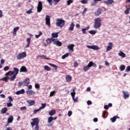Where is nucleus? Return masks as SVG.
Instances as JSON below:
<instances>
[{
	"instance_id": "obj_1",
	"label": "nucleus",
	"mask_w": 130,
	"mask_h": 130,
	"mask_svg": "<svg viewBox=\"0 0 130 130\" xmlns=\"http://www.w3.org/2000/svg\"><path fill=\"white\" fill-rule=\"evenodd\" d=\"M19 74V69L16 68L14 67L13 71H9L6 73V76H10V81H13L16 80V78H17V75Z\"/></svg>"
},
{
	"instance_id": "obj_2",
	"label": "nucleus",
	"mask_w": 130,
	"mask_h": 130,
	"mask_svg": "<svg viewBox=\"0 0 130 130\" xmlns=\"http://www.w3.org/2000/svg\"><path fill=\"white\" fill-rule=\"evenodd\" d=\"M101 19L100 18H97L94 19V22L93 24V28L94 29H99L101 27L102 24L101 23Z\"/></svg>"
},
{
	"instance_id": "obj_3",
	"label": "nucleus",
	"mask_w": 130,
	"mask_h": 130,
	"mask_svg": "<svg viewBox=\"0 0 130 130\" xmlns=\"http://www.w3.org/2000/svg\"><path fill=\"white\" fill-rule=\"evenodd\" d=\"M66 23V21L63 19L58 18L56 22V25L60 28H62L63 26H64V23Z\"/></svg>"
},
{
	"instance_id": "obj_4",
	"label": "nucleus",
	"mask_w": 130,
	"mask_h": 130,
	"mask_svg": "<svg viewBox=\"0 0 130 130\" xmlns=\"http://www.w3.org/2000/svg\"><path fill=\"white\" fill-rule=\"evenodd\" d=\"M91 67L96 68L97 66L95 64V63H93L92 61H90L87 66L83 67V71H84V72H87V71H89Z\"/></svg>"
},
{
	"instance_id": "obj_5",
	"label": "nucleus",
	"mask_w": 130,
	"mask_h": 130,
	"mask_svg": "<svg viewBox=\"0 0 130 130\" xmlns=\"http://www.w3.org/2000/svg\"><path fill=\"white\" fill-rule=\"evenodd\" d=\"M26 56H27V54H26V52H23L22 53H18L16 56V58L18 60H20L21 59H23V58H25Z\"/></svg>"
},
{
	"instance_id": "obj_6",
	"label": "nucleus",
	"mask_w": 130,
	"mask_h": 130,
	"mask_svg": "<svg viewBox=\"0 0 130 130\" xmlns=\"http://www.w3.org/2000/svg\"><path fill=\"white\" fill-rule=\"evenodd\" d=\"M32 122L30 123L32 127H34V126L36 124H39L40 120L38 118H35L32 119Z\"/></svg>"
},
{
	"instance_id": "obj_7",
	"label": "nucleus",
	"mask_w": 130,
	"mask_h": 130,
	"mask_svg": "<svg viewBox=\"0 0 130 130\" xmlns=\"http://www.w3.org/2000/svg\"><path fill=\"white\" fill-rule=\"evenodd\" d=\"M42 9H43L42 2L41 1H39L38 2V7H37V12L41 13V11H42Z\"/></svg>"
},
{
	"instance_id": "obj_8",
	"label": "nucleus",
	"mask_w": 130,
	"mask_h": 130,
	"mask_svg": "<svg viewBox=\"0 0 130 130\" xmlns=\"http://www.w3.org/2000/svg\"><path fill=\"white\" fill-rule=\"evenodd\" d=\"M71 94L74 102H78V101H79V98L77 96L76 98H75V96L76 95V91H75V89H73V91L71 93Z\"/></svg>"
},
{
	"instance_id": "obj_9",
	"label": "nucleus",
	"mask_w": 130,
	"mask_h": 130,
	"mask_svg": "<svg viewBox=\"0 0 130 130\" xmlns=\"http://www.w3.org/2000/svg\"><path fill=\"white\" fill-rule=\"evenodd\" d=\"M74 47H75V45L74 44H69L67 46L68 49H69V52H74Z\"/></svg>"
},
{
	"instance_id": "obj_10",
	"label": "nucleus",
	"mask_w": 130,
	"mask_h": 130,
	"mask_svg": "<svg viewBox=\"0 0 130 130\" xmlns=\"http://www.w3.org/2000/svg\"><path fill=\"white\" fill-rule=\"evenodd\" d=\"M87 48H89V49H93V50H99V49H100V48H99V47H98V46L97 45H92V46H87Z\"/></svg>"
},
{
	"instance_id": "obj_11",
	"label": "nucleus",
	"mask_w": 130,
	"mask_h": 130,
	"mask_svg": "<svg viewBox=\"0 0 130 130\" xmlns=\"http://www.w3.org/2000/svg\"><path fill=\"white\" fill-rule=\"evenodd\" d=\"M103 13V9L102 8H99L98 10L94 13L95 16H100Z\"/></svg>"
},
{
	"instance_id": "obj_12",
	"label": "nucleus",
	"mask_w": 130,
	"mask_h": 130,
	"mask_svg": "<svg viewBox=\"0 0 130 130\" xmlns=\"http://www.w3.org/2000/svg\"><path fill=\"white\" fill-rule=\"evenodd\" d=\"M46 25H47L48 27H50V17L49 15H46Z\"/></svg>"
},
{
	"instance_id": "obj_13",
	"label": "nucleus",
	"mask_w": 130,
	"mask_h": 130,
	"mask_svg": "<svg viewBox=\"0 0 130 130\" xmlns=\"http://www.w3.org/2000/svg\"><path fill=\"white\" fill-rule=\"evenodd\" d=\"M122 93L124 99H128V98H129V93H128V92L126 91H123Z\"/></svg>"
},
{
	"instance_id": "obj_14",
	"label": "nucleus",
	"mask_w": 130,
	"mask_h": 130,
	"mask_svg": "<svg viewBox=\"0 0 130 130\" xmlns=\"http://www.w3.org/2000/svg\"><path fill=\"white\" fill-rule=\"evenodd\" d=\"M113 46V44L111 42H109L108 43V46L107 47L106 52H108V51H110V50L112 49Z\"/></svg>"
},
{
	"instance_id": "obj_15",
	"label": "nucleus",
	"mask_w": 130,
	"mask_h": 130,
	"mask_svg": "<svg viewBox=\"0 0 130 130\" xmlns=\"http://www.w3.org/2000/svg\"><path fill=\"white\" fill-rule=\"evenodd\" d=\"M104 3L107 5V6H110V5H112V4H113V0H106Z\"/></svg>"
},
{
	"instance_id": "obj_16",
	"label": "nucleus",
	"mask_w": 130,
	"mask_h": 130,
	"mask_svg": "<svg viewBox=\"0 0 130 130\" xmlns=\"http://www.w3.org/2000/svg\"><path fill=\"white\" fill-rule=\"evenodd\" d=\"M26 94L28 96H32L35 95V91L31 90H27Z\"/></svg>"
},
{
	"instance_id": "obj_17",
	"label": "nucleus",
	"mask_w": 130,
	"mask_h": 130,
	"mask_svg": "<svg viewBox=\"0 0 130 130\" xmlns=\"http://www.w3.org/2000/svg\"><path fill=\"white\" fill-rule=\"evenodd\" d=\"M28 69L25 66H22L20 69V73H27Z\"/></svg>"
},
{
	"instance_id": "obj_18",
	"label": "nucleus",
	"mask_w": 130,
	"mask_h": 130,
	"mask_svg": "<svg viewBox=\"0 0 130 130\" xmlns=\"http://www.w3.org/2000/svg\"><path fill=\"white\" fill-rule=\"evenodd\" d=\"M25 93V89H22L21 90H18L15 92L16 95H20V94H24Z\"/></svg>"
},
{
	"instance_id": "obj_19",
	"label": "nucleus",
	"mask_w": 130,
	"mask_h": 130,
	"mask_svg": "<svg viewBox=\"0 0 130 130\" xmlns=\"http://www.w3.org/2000/svg\"><path fill=\"white\" fill-rule=\"evenodd\" d=\"M118 54L119 56H121L122 58H124V57H125V53H124L122 51H119Z\"/></svg>"
},
{
	"instance_id": "obj_20",
	"label": "nucleus",
	"mask_w": 130,
	"mask_h": 130,
	"mask_svg": "<svg viewBox=\"0 0 130 130\" xmlns=\"http://www.w3.org/2000/svg\"><path fill=\"white\" fill-rule=\"evenodd\" d=\"M26 42H27V44L26 45V48H28V47L30 46V43H31V38H27L26 39Z\"/></svg>"
},
{
	"instance_id": "obj_21",
	"label": "nucleus",
	"mask_w": 130,
	"mask_h": 130,
	"mask_svg": "<svg viewBox=\"0 0 130 130\" xmlns=\"http://www.w3.org/2000/svg\"><path fill=\"white\" fill-rule=\"evenodd\" d=\"M53 44L57 45V46H61V45H62V43H61V42L58 40H56L55 41H54Z\"/></svg>"
},
{
	"instance_id": "obj_22",
	"label": "nucleus",
	"mask_w": 130,
	"mask_h": 130,
	"mask_svg": "<svg viewBox=\"0 0 130 130\" xmlns=\"http://www.w3.org/2000/svg\"><path fill=\"white\" fill-rule=\"evenodd\" d=\"M27 103L29 104L30 106H32L35 104V101L34 100H27Z\"/></svg>"
},
{
	"instance_id": "obj_23",
	"label": "nucleus",
	"mask_w": 130,
	"mask_h": 130,
	"mask_svg": "<svg viewBox=\"0 0 130 130\" xmlns=\"http://www.w3.org/2000/svg\"><path fill=\"white\" fill-rule=\"evenodd\" d=\"M10 79L11 78H10L9 76H6V77H4L3 78H1L0 80L1 81H4L5 82H7L8 81H9V80H11Z\"/></svg>"
},
{
	"instance_id": "obj_24",
	"label": "nucleus",
	"mask_w": 130,
	"mask_h": 130,
	"mask_svg": "<svg viewBox=\"0 0 130 130\" xmlns=\"http://www.w3.org/2000/svg\"><path fill=\"white\" fill-rule=\"evenodd\" d=\"M13 120H14V117H13V115H11L8 119V123H12Z\"/></svg>"
},
{
	"instance_id": "obj_25",
	"label": "nucleus",
	"mask_w": 130,
	"mask_h": 130,
	"mask_svg": "<svg viewBox=\"0 0 130 130\" xmlns=\"http://www.w3.org/2000/svg\"><path fill=\"white\" fill-rule=\"evenodd\" d=\"M117 118H119V117L117 116H115L111 118L110 120H111V122H115V121H116Z\"/></svg>"
},
{
	"instance_id": "obj_26",
	"label": "nucleus",
	"mask_w": 130,
	"mask_h": 130,
	"mask_svg": "<svg viewBox=\"0 0 130 130\" xmlns=\"http://www.w3.org/2000/svg\"><path fill=\"white\" fill-rule=\"evenodd\" d=\"M74 28H75V24L73 22H72L70 24V26L69 28V31H74Z\"/></svg>"
},
{
	"instance_id": "obj_27",
	"label": "nucleus",
	"mask_w": 130,
	"mask_h": 130,
	"mask_svg": "<svg viewBox=\"0 0 130 130\" xmlns=\"http://www.w3.org/2000/svg\"><path fill=\"white\" fill-rule=\"evenodd\" d=\"M89 29H90V26H87V27H85V28H82V33H83V34H86V33H87V32H86V30H89Z\"/></svg>"
},
{
	"instance_id": "obj_28",
	"label": "nucleus",
	"mask_w": 130,
	"mask_h": 130,
	"mask_svg": "<svg viewBox=\"0 0 130 130\" xmlns=\"http://www.w3.org/2000/svg\"><path fill=\"white\" fill-rule=\"evenodd\" d=\"M59 33V32H53L51 34V36L53 38H57L58 37Z\"/></svg>"
},
{
	"instance_id": "obj_29",
	"label": "nucleus",
	"mask_w": 130,
	"mask_h": 130,
	"mask_svg": "<svg viewBox=\"0 0 130 130\" xmlns=\"http://www.w3.org/2000/svg\"><path fill=\"white\" fill-rule=\"evenodd\" d=\"M66 79L67 82L69 83V82H71V81H72V79H73V78L71 75H68L67 76H66Z\"/></svg>"
},
{
	"instance_id": "obj_30",
	"label": "nucleus",
	"mask_w": 130,
	"mask_h": 130,
	"mask_svg": "<svg viewBox=\"0 0 130 130\" xmlns=\"http://www.w3.org/2000/svg\"><path fill=\"white\" fill-rule=\"evenodd\" d=\"M56 111L55 110H52L50 112H49V115H50L51 116H52V115H54L55 114Z\"/></svg>"
},
{
	"instance_id": "obj_31",
	"label": "nucleus",
	"mask_w": 130,
	"mask_h": 130,
	"mask_svg": "<svg viewBox=\"0 0 130 130\" xmlns=\"http://www.w3.org/2000/svg\"><path fill=\"white\" fill-rule=\"evenodd\" d=\"M20 29V27L18 26H17L16 27H15L13 29V35H16L17 34V31Z\"/></svg>"
},
{
	"instance_id": "obj_32",
	"label": "nucleus",
	"mask_w": 130,
	"mask_h": 130,
	"mask_svg": "<svg viewBox=\"0 0 130 130\" xmlns=\"http://www.w3.org/2000/svg\"><path fill=\"white\" fill-rule=\"evenodd\" d=\"M125 70V65L122 64L119 66V70L121 71V72H122Z\"/></svg>"
},
{
	"instance_id": "obj_33",
	"label": "nucleus",
	"mask_w": 130,
	"mask_h": 130,
	"mask_svg": "<svg viewBox=\"0 0 130 130\" xmlns=\"http://www.w3.org/2000/svg\"><path fill=\"white\" fill-rule=\"evenodd\" d=\"M7 111H8V109H7V108L4 107L2 109L1 113L2 114H5V113H6L7 112Z\"/></svg>"
},
{
	"instance_id": "obj_34",
	"label": "nucleus",
	"mask_w": 130,
	"mask_h": 130,
	"mask_svg": "<svg viewBox=\"0 0 130 130\" xmlns=\"http://www.w3.org/2000/svg\"><path fill=\"white\" fill-rule=\"evenodd\" d=\"M49 66H50L52 68H54V69L55 71H57V66H56L54 64H52L51 63H49Z\"/></svg>"
},
{
	"instance_id": "obj_35",
	"label": "nucleus",
	"mask_w": 130,
	"mask_h": 130,
	"mask_svg": "<svg viewBox=\"0 0 130 130\" xmlns=\"http://www.w3.org/2000/svg\"><path fill=\"white\" fill-rule=\"evenodd\" d=\"M44 68L45 71H47L48 72H49V71H51V70L50 67H49L48 66H45Z\"/></svg>"
},
{
	"instance_id": "obj_36",
	"label": "nucleus",
	"mask_w": 130,
	"mask_h": 130,
	"mask_svg": "<svg viewBox=\"0 0 130 130\" xmlns=\"http://www.w3.org/2000/svg\"><path fill=\"white\" fill-rule=\"evenodd\" d=\"M40 57H41V58H42L43 59H47L48 60H49V59H50V58L46 57V56H45L44 55H41Z\"/></svg>"
},
{
	"instance_id": "obj_37",
	"label": "nucleus",
	"mask_w": 130,
	"mask_h": 130,
	"mask_svg": "<svg viewBox=\"0 0 130 130\" xmlns=\"http://www.w3.org/2000/svg\"><path fill=\"white\" fill-rule=\"evenodd\" d=\"M88 32L89 34H91V35H95V34H96V31L94 30H89Z\"/></svg>"
},
{
	"instance_id": "obj_38",
	"label": "nucleus",
	"mask_w": 130,
	"mask_h": 130,
	"mask_svg": "<svg viewBox=\"0 0 130 130\" xmlns=\"http://www.w3.org/2000/svg\"><path fill=\"white\" fill-rule=\"evenodd\" d=\"M52 120H53V119L52 118V116H50L48 118V123H50L51 122V121H52Z\"/></svg>"
},
{
	"instance_id": "obj_39",
	"label": "nucleus",
	"mask_w": 130,
	"mask_h": 130,
	"mask_svg": "<svg viewBox=\"0 0 130 130\" xmlns=\"http://www.w3.org/2000/svg\"><path fill=\"white\" fill-rule=\"evenodd\" d=\"M56 93V91L55 90H53L51 91L50 93V97H52L53 95H55V94Z\"/></svg>"
},
{
	"instance_id": "obj_40",
	"label": "nucleus",
	"mask_w": 130,
	"mask_h": 130,
	"mask_svg": "<svg viewBox=\"0 0 130 130\" xmlns=\"http://www.w3.org/2000/svg\"><path fill=\"white\" fill-rule=\"evenodd\" d=\"M45 107H46V104H42V106L40 107V109L41 110V109H44Z\"/></svg>"
},
{
	"instance_id": "obj_41",
	"label": "nucleus",
	"mask_w": 130,
	"mask_h": 130,
	"mask_svg": "<svg viewBox=\"0 0 130 130\" xmlns=\"http://www.w3.org/2000/svg\"><path fill=\"white\" fill-rule=\"evenodd\" d=\"M87 11H88V9L84 8L82 13V14L83 15H85Z\"/></svg>"
},
{
	"instance_id": "obj_42",
	"label": "nucleus",
	"mask_w": 130,
	"mask_h": 130,
	"mask_svg": "<svg viewBox=\"0 0 130 130\" xmlns=\"http://www.w3.org/2000/svg\"><path fill=\"white\" fill-rule=\"evenodd\" d=\"M41 35H42V32L40 31L39 34V35H36L35 36L37 38H39L40 37V36H41Z\"/></svg>"
},
{
	"instance_id": "obj_43",
	"label": "nucleus",
	"mask_w": 130,
	"mask_h": 130,
	"mask_svg": "<svg viewBox=\"0 0 130 130\" xmlns=\"http://www.w3.org/2000/svg\"><path fill=\"white\" fill-rule=\"evenodd\" d=\"M28 81H30V79L26 78L25 80H24L23 81H22V83H23V84H25V83H27Z\"/></svg>"
},
{
	"instance_id": "obj_44",
	"label": "nucleus",
	"mask_w": 130,
	"mask_h": 130,
	"mask_svg": "<svg viewBox=\"0 0 130 130\" xmlns=\"http://www.w3.org/2000/svg\"><path fill=\"white\" fill-rule=\"evenodd\" d=\"M79 66V63H78V61H75L74 63V68H77Z\"/></svg>"
},
{
	"instance_id": "obj_45",
	"label": "nucleus",
	"mask_w": 130,
	"mask_h": 130,
	"mask_svg": "<svg viewBox=\"0 0 130 130\" xmlns=\"http://www.w3.org/2000/svg\"><path fill=\"white\" fill-rule=\"evenodd\" d=\"M35 125V126L34 127V130H39V125L36 124Z\"/></svg>"
},
{
	"instance_id": "obj_46",
	"label": "nucleus",
	"mask_w": 130,
	"mask_h": 130,
	"mask_svg": "<svg viewBox=\"0 0 130 130\" xmlns=\"http://www.w3.org/2000/svg\"><path fill=\"white\" fill-rule=\"evenodd\" d=\"M81 4L85 5L88 3V0H82L81 1Z\"/></svg>"
},
{
	"instance_id": "obj_47",
	"label": "nucleus",
	"mask_w": 130,
	"mask_h": 130,
	"mask_svg": "<svg viewBox=\"0 0 130 130\" xmlns=\"http://www.w3.org/2000/svg\"><path fill=\"white\" fill-rule=\"evenodd\" d=\"M46 42L48 44H51L52 41L51 39H48L46 40Z\"/></svg>"
},
{
	"instance_id": "obj_48",
	"label": "nucleus",
	"mask_w": 130,
	"mask_h": 130,
	"mask_svg": "<svg viewBox=\"0 0 130 130\" xmlns=\"http://www.w3.org/2000/svg\"><path fill=\"white\" fill-rule=\"evenodd\" d=\"M73 3V0H68L67 1V5L68 6H70L71 4H72Z\"/></svg>"
},
{
	"instance_id": "obj_49",
	"label": "nucleus",
	"mask_w": 130,
	"mask_h": 130,
	"mask_svg": "<svg viewBox=\"0 0 130 130\" xmlns=\"http://www.w3.org/2000/svg\"><path fill=\"white\" fill-rule=\"evenodd\" d=\"M7 107H11L13 106V104H12L11 102H9V103H7Z\"/></svg>"
},
{
	"instance_id": "obj_50",
	"label": "nucleus",
	"mask_w": 130,
	"mask_h": 130,
	"mask_svg": "<svg viewBox=\"0 0 130 130\" xmlns=\"http://www.w3.org/2000/svg\"><path fill=\"white\" fill-rule=\"evenodd\" d=\"M32 9H30L29 10L26 11V14H32V13H33V12H32Z\"/></svg>"
},
{
	"instance_id": "obj_51",
	"label": "nucleus",
	"mask_w": 130,
	"mask_h": 130,
	"mask_svg": "<svg viewBox=\"0 0 130 130\" xmlns=\"http://www.w3.org/2000/svg\"><path fill=\"white\" fill-rule=\"evenodd\" d=\"M23 85H24V83L22 81H20L19 83H18V86L19 87H21V86H23Z\"/></svg>"
},
{
	"instance_id": "obj_52",
	"label": "nucleus",
	"mask_w": 130,
	"mask_h": 130,
	"mask_svg": "<svg viewBox=\"0 0 130 130\" xmlns=\"http://www.w3.org/2000/svg\"><path fill=\"white\" fill-rule=\"evenodd\" d=\"M35 87L36 89H39V88H40V85H39V84L37 83V84H35Z\"/></svg>"
},
{
	"instance_id": "obj_53",
	"label": "nucleus",
	"mask_w": 130,
	"mask_h": 130,
	"mask_svg": "<svg viewBox=\"0 0 130 130\" xmlns=\"http://www.w3.org/2000/svg\"><path fill=\"white\" fill-rule=\"evenodd\" d=\"M129 71H130V66H128V67H127L125 72L128 73V72H129Z\"/></svg>"
},
{
	"instance_id": "obj_54",
	"label": "nucleus",
	"mask_w": 130,
	"mask_h": 130,
	"mask_svg": "<svg viewBox=\"0 0 130 130\" xmlns=\"http://www.w3.org/2000/svg\"><path fill=\"white\" fill-rule=\"evenodd\" d=\"M8 99L9 100L8 101L9 102H13V98H12V96H9Z\"/></svg>"
},
{
	"instance_id": "obj_55",
	"label": "nucleus",
	"mask_w": 130,
	"mask_h": 130,
	"mask_svg": "<svg viewBox=\"0 0 130 130\" xmlns=\"http://www.w3.org/2000/svg\"><path fill=\"white\" fill-rule=\"evenodd\" d=\"M41 110L40 108L38 109L34 110V113H37V112H39V111H40Z\"/></svg>"
},
{
	"instance_id": "obj_56",
	"label": "nucleus",
	"mask_w": 130,
	"mask_h": 130,
	"mask_svg": "<svg viewBox=\"0 0 130 130\" xmlns=\"http://www.w3.org/2000/svg\"><path fill=\"white\" fill-rule=\"evenodd\" d=\"M4 70L5 71H9V70H10V67H9V66H6L4 68Z\"/></svg>"
},
{
	"instance_id": "obj_57",
	"label": "nucleus",
	"mask_w": 130,
	"mask_h": 130,
	"mask_svg": "<svg viewBox=\"0 0 130 130\" xmlns=\"http://www.w3.org/2000/svg\"><path fill=\"white\" fill-rule=\"evenodd\" d=\"M124 13L125 14V15H128V14H129V11L128 10V9H126L124 11Z\"/></svg>"
},
{
	"instance_id": "obj_58",
	"label": "nucleus",
	"mask_w": 130,
	"mask_h": 130,
	"mask_svg": "<svg viewBox=\"0 0 130 130\" xmlns=\"http://www.w3.org/2000/svg\"><path fill=\"white\" fill-rule=\"evenodd\" d=\"M73 114V112L72 111H68V116H72V115Z\"/></svg>"
},
{
	"instance_id": "obj_59",
	"label": "nucleus",
	"mask_w": 130,
	"mask_h": 130,
	"mask_svg": "<svg viewBox=\"0 0 130 130\" xmlns=\"http://www.w3.org/2000/svg\"><path fill=\"white\" fill-rule=\"evenodd\" d=\"M47 2L49 4L50 6H52V0H47Z\"/></svg>"
},
{
	"instance_id": "obj_60",
	"label": "nucleus",
	"mask_w": 130,
	"mask_h": 130,
	"mask_svg": "<svg viewBox=\"0 0 130 130\" xmlns=\"http://www.w3.org/2000/svg\"><path fill=\"white\" fill-rule=\"evenodd\" d=\"M26 109H27V107H26L25 106L20 108V110H26Z\"/></svg>"
},
{
	"instance_id": "obj_61",
	"label": "nucleus",
	"mask_w": 130,
	"mask_h": 130,
	"mask_svg": "<svg viewBox=\"0 0 130 130\" xmlns=\"http://www.w3.org/2000/svg\"><path fill=\"white\" fill-rule=\"evenodd\" d=\"M29 89H32V85H25Z\"/></svg>"
},
{
	"instance_id": "obj_62",
	"label": "nucleus",
	"mask_w": 130,
	"mask_h": 130,
	"mask_svg": "<svg viewBox=\"0 0 130 130\" xmlns=\"http://www.w3.org/2000/svg\"><path fill=\"white\" fill-rule=\"evenodd\" d=\"M76 27L77 29H80L81 28V26L79 24H76Z\"/></svg>"
},
{
	"instance_id": "obj_63",
	"label": "nucleus",
	"mask_w": 130,
	"mask_h": 130,
	"mask_svg": "<svg viewBox=\"0 0 130 130\" xmlns=\"http://www.w3.org/2000/svg\"><path fill=\"white\" fill-rule=\"evenodd\" d=\"M87 104V105H91V104H92V102L91 101H88Z\"/></svg>"
},
{
	"instance_id": "obj_64",
	"label": "nucleus",
	"mask_w": 130,
	"mask_h": 130,
	"mask_svg": "<svg viewBox=\"0 0 130 130\" xmlns=\"http://www.w3.org/2000/svg\"><path fill=\"white\" fill-rule=\"evenodd\" d=\"M104 109L108 110V109H109V107H108V106H107V105H105L104 107Z\"/></svg>"
}]
</instances>
